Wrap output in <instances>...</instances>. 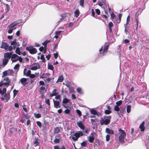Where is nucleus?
I'll use <instances>...</instances> for the list:
<instances>
[{"label":"nucleus","instance_id":"864d4df0","mask_svg":"<svg viewBox=\"0 0 149 149\" xmlns=\"http://www.w3.org/2000/svg\"><path fill=\"white\" fill-rule=\"evenodd\" d=\"M45 102L49 106L50 105V101H49V99H46L45 100Z\"/></svg>","mask_w":149,"mask_h":149},{"label":"nucleus","instance_id":"338daca9","mask_svg":"<svg viewBox=\"0 0 149 149\" xmlns=\"http://www.w3.org/2000/svg\"><path fill=\"white\" fill-rule=\"evenodd\" d=\"M39 84L40 85L43 86L45 85V83L44 82L42 81H39Z\"/></svg>","mask_w":149,"mask_h":149},{"label":"nucleus","instance_id":"aec40b11","mask_svg":"<svg viewBox=\"0 0 149 149\" xmlns=\"http://www.w3.org/2000/svg\"><path fill=\"white\" fill-rule=\"evenodd\" d=\"M22 116L21 117L23 119L25 118L27 119H29L30 118L29 116H28L27 114L25 113L24 112H23L22 113Z\"/></svg>","mask_w":149,"mask_h":149},{"label":"nucleus","instance_id":"7ed1b4c3","mask_svg":"<svg viewBox=\"0 0 149 149\" xmlns=\"http://www.w3.org/2000/svg\"><path fill=\"white\" fill-rule=\"evenodd\" d=\"M83 134H84L82 132L79 131L77 132H76L74 134H72V135L74 136H72V138L74 141H77L80 136H83Z\"/></svg>","mask_w":149,"mask_h":149},{"label":"nucleus","instance_id":"f8f14e48","mask_svg":"<svg viewBox=\"0 0 149 149\" xmlns=\"http://www.w3.org/2000/svg\"><path fill=\"white\" fill-rule=\"evenodd\" d=\"M50 75V74L49 73H43L40 76V78L42 79L47 78V77L49 76Z\"/></svg>","mask_w":149,"mask_h":149},{"label":"nucleus","instance_id":"9d476101","mask_svg":"<svg viewBox=\"0 0 149 149\" xmlns=\"http://www.w3.org/2000/svg\"><path fill=\"white\" fill-rule=\"evenodd\" d=\"M35 64L36 65V66H33L30 68V69L31 70H36L38 69H39L40 68L39 64L38 63H35Z\"/></svg>","mask_w":149,"mask_h":149},{"label":"nucleus","instance_id":"a878e982","mask_svg":"<svg viewBox=\"0 0 149 149\" xmlns=\"http://www.w3.org/2000/svg\"><path fill=\"white\" fill-rule=\"evenodd\" d=\"M63 80V75H61L60 76L57 81L56 82V83L59 82H62Z\"/></svg>","mask_w":149,"mask_h":149},{"label":"nucleus","instance_id":"e433bc0d","mask_svg":"<svg viewBox=\"0 0 149 149\" xmlns=\"http://www.w3.org/2000/svg\"><path fill=\"white\" fill-rule=\"evenodd\" d=\"M58 43H56L54 44L53 47V49L54 50H55L58 48Z\"/></svg>","mask_w":149,"mask_h":149},{"label":"nucleus","instance_id":"a211bd4d","mask_svg":"<svg viewBox=\"0 0 149 149\" xmlns=\"http://www.w3.org/2000/svg\"><path fill=\"white\" fill-rule=\"evenodd\" d=\"M9 60L7 58H3V62H2V64L4 65H6L8 63Z\"/></svg>","mask_w":149,"mask_h":149},{"label":"nucleus","instance_id":"c03bdc74","mask_svg":"<svg viewBox=\"0 0 149 149\" xmlns=\"http://www.w3.org/2000/svg\"><path fill=\"white\" fill-rule=\"evenodd\" d=\"M40 59L42 60V62L44 63L45 62V58L44 57V55L42 54L41 55L40 57Z\"/></svg>","mask_w":149,"mask_h":149},{"label":"nucleus","instance_id":"ea45409f","mask_svg":"<svg viewBox=\"0 0 149 149\" xmlns=\"http://www.w3.org/2000/svg\"><path fill=\"white\" fill-rule=\"evenodd\" d=\"M91 114L94 115H95L97 113V111L95 109H92L91 110Z\"/></svg>","mask_w":149,"mask_h":149},{"label":"nucleus","instance_id":"4c0bfd02","mask_svg":"<svg viewBox=\"0 0 149 149\" xmlns=\"http://www.w3.org/2000/svg\"><path fill=\"white\" fill-rule=\"evenodd\" d=\"M34 115H35V117L37 118H39L41 117V114L39 113L37 114L34 113Z\"/></svg>","mask_w":149,"mask_h":149},{"label":"nucleus","instance_id":"cd10ccee","mask_svg":"<svg viewBox=\"0 0 149 149\" xmlns=\"http://www.w3.org/2000/svg\"><path fill=\"white\" fill-rule=\"evenodd\" d=\"M54 79V78H53L52 79L50 78H49V77H48V78H47V79H44V81H45V82H46V81H47L48 82H49L50 81H51L52 80H53ZM52 82H53V80H52Z\"/></svg>","mask_w":149,"mask_h":149},{"label":"nucleus","instance_id":"f03ea898","mask_svg":"<svg viewBox=\"0 0 149 149\" xmlns=\"http://www.w3.org/2000/svg\"><path fill=\"white\" fill-rule=\"evenodd\" d=\"M111 117V116H105L104 119L103 118H102L100 121V124L102 125L104 124L106 125H108L110 123Z\"/></svg>","mask_w":149,"mask_h":149},{"label":"nucleus","instance_id":"5fc2aeb1","mask_svg":"<svg viewBox=\"0 0 149 149\" xmlns=\"http://www.w3.org/2000/svg\"><path fill=\"white\" fill-rule=\"evenodd\" d=\"M113 26V24L112 22H110L109 24L108 27L109 28H111Z\"/></svg>","mask_w":149,"mask_h":149},{"label":"nucleus","instance_id":"c9c22d12","mask_svg":"<svg viewBox=\"0 0 149 149\" xmlns=\"http://www.w3.org/2000/svg\"><path fill=\"white\" fill-rule=\"evenodd\" d=\"M77 92L79 93L80 94H82L83 93V92L82 91L81 89L79 87H78L77 89Z\"/></svg>","mask_w":149,"mask_h":149},{"label":"nucleus","instance_id":"c756f323","mask_svg":"<svg viewBox=\"0 0 149 149\" xmlns=\"http://www.w3.org/2000/svg\"><path fill=\"white\" fill-rule=\"evenodd\" d=\"M69 102V100L68 98H65L63 99L62 101V102L63 104H66Z\"/></svg>","mask_w":149,"mask_h":149},{"label":"nucleus","instance_id":"6e6d98bb","mask_svg":"<svg viewBox=\"0 0 149 149\" xmlns=\"http://www.w3.org/2000/svg\"><path fill=\"white\" fill-rule=\"evenodd\" d=\"M36 124L37 125L40 127H41L42 126V124L39 121H37L36 122Z\"/></svg>","mask_w":149,"mask_h":149},{"label":"nucleus","instance_id":"603ef678","mask_svg":"<svg viewBox=\"0 0 149 149\" xmlns=\"http://www.w3.org/2000/svg\"><path fill=\"white\" fill-rule=\"evenodd\" d=\"M110 136L109 134H107L106 136V141H108L110 139Z\"/></svg>","mask_w":149,"mask_h":149},{"label":"nucleus","instance_id":"4d7b16f0","mask_svg":"<svg viewBox=\"0 0 149 149\" xmlns=\"http://www.w3.org/2000/svg\"><path fill=\"white\" fill-rule=\"evenodd\" d=\"M81 145L83 147H86V143L85 141H83L81 143Z\"/></svg>","mask_w":149,"mask_h":149},{"label":"nucleus","instance_id":"20e7f679","mask_svg":"<svg viewBox=\"0 0 149 149\" xmlns=\"http://www.w3.org/2000/svg\"><path fill=\"white\" fill-rule=\"evenodd\" d=\"M26 49L32 54H34L37 53L36 49L35 48H33L31 46L26 47Z\"/></svg>","mask_w":149,"mask_h":149},{"label":"nucleus","instance_id":"69168bd1","mask_svg":"<svg viewBox=\"0 0 149 149\" xmlns=\"http://www.w3.org/2000/svg\"><path fill=\"white\" fill-rule=\"evenodd\" d=\"M58 54L57 53H55L54 54V57L55 59H57L58 57Z\"/></svg>","mask_w":149,"mask_h":149},{"label":"nucleus","instance_id":"052dcab7","mask_svg":"<svg viewBox=\"0 0 149 149\" xmlns=\"http://www.w3.org/2000/svg\"><path fill=\"white\" fill-rule=\"evenodd\" d=\"M70 110L68 109H66L64 111V112L66 114H68L70 113Z\"/></svg>","mask_w":149,"mask_h":149},{"label":"nucleus","instance_id":"bb28decb","mask_svg":"<svg viewBox=\"0 0 149 149\" xmlns=\"http://www.w3.org/2000/svg\"><path fill=\"white\" fill-rule=\"evenodd\" d=\"M115 17V15L113 12H112V13L111 14V18L110 19H111L112 21L113 22H114V21H113V19Z\"/></svg>","mask_w":149,"mask_h":149},{"label":"nucleus","instance_id":"f3484780","mask_svg":"<svg viewBox=\"0 0 149 149\" xmlns=\"http://www.w3.org/2000/svg\"><path fill=\"white\" fill-rule=\"evenodd\" d=\"M26 68H24V75H26V76L29 77V76L31 74V71L30 70H29L26 73L25 72V71L26 70Z\"/></svg>","mask_w":149,"mask_h":149},{"label":"nucleus","instance_id":"423d86ee","mask_svg":"<svg viewBox=\"0 0 149 149\" xmlns=\"http://www.w3.org/2000/svg\"><path fill=\"white\" fill-rule=\"evenodd\" d=\"M27 81V79L26 78H23L20 79L19 82H20L22 85L24 86L27 84L29 83L28 82H26Z\"/></svg>","mask_w":149,"mask_h":149},{"label":"nucleus","instance_id":"680f3d73","mask_svg":"<svg viewBox=\"0 0 149 149\" xmlns=\"http://www.w3.org/2000/svg\"><path fill=\"white\" fill-rule=\"evenodd\" d=\"M54 143H58L59 142V141H60L59 138V139H55L54 140Z\"/></svg>","mask_w":149,"mask_h":149},{"label":"nucleus","instance_id":"4be33fe9","mask_svg":"<svg viewBox=\"0 0 149 149\" xmlns=\"http://www.w3.org/2000/svg\"><path fill=\"white\" fill-rule=\"evenodd\" d=\"M78 126L82 130H84L85 128V126L81 122H79L78 124Z\"/></svg>","mask_w":149,"mask_h":149},{"label":"nucleus","instance_id":"58836bf2","mask_svg":"<svg viewBox=\"0 0 149 149\" xmlns=\"http://www.w3.org/2000/svg\"><path fill=\"white\" fill-rule=\"evenodd\" d=\"M130 20V15H128L127 17L126 20V25L128 24L129 23Z\"/></svg>","mask_w":149,"mask_h":149},{"label":"nucleus","instance_id":"1a4fd4ad","mask_svg":"<svg viewBox=\"0 0 149 149\" xmlns=\"http://www.w3.org/2000/svg\"><path fill=\"white\" fill-rule=\"evenodd\" d=\"M0 47L6 50L8 49V45L7 43L2 42Z\"/></svg>","mask_w":149,"mask_h":149},{"label":"nucleus","instance_id":"49530a36","mask_svg":"<svg viewBox=\"0 0 149 149\" xmlns=\"http://www.w3.org/2000/svg\"><path fill=\"white\" fill-rule=\"evenodd\" d=\"M111 113V110H106L104 111V113L106 114H109Z\"/></svg>","mask_w":149,"mask_h":149},{"label":"nucleus","instance_id":"2f4dec72","mask_svg":"<svg viewBox=\"0 0 149 149\" xmlns=\"http://www.w3.org/2000/svg\"><path fill=\"white\" fill-rule=\"evenodd\" d=\"M48 68L49 69L53 71L54 70V68L53 66L50 64H48Z\"/></svg>","mask_w":149,"mask_h":149},{"label":"nucleus","instance_id":"c85d7f7f","mask_svg":"<svg viewBox=\"0 0 149 149\" xmlns=\"http://www.w3.org/2000/svg\"><path fill=\"white\" fill-rule=\"evenodd\" d=\"M15 52L17 54L19 55L21 54V52L19 48L17 47L15 50Z\"/></svg>","mask_w":149,"mask_h":149},{"label":"nucleus","instance_id":"412c9836","mask_svg":"<svg viewBox=\"0 0 149 149\" xmlns=\"http://www.w3.org/2000/svg\"><path fill=\"white\" fill-rule=\"evenodd\" d=\"M17 130V128L13 127L9 129V131L11 133H13L14 132L16 131Z\"/></svg>","mask_w":149,"mask_h":149},{"label":"nucleus","instance_id":"ddd939ff","mask_svg":"<svg viewBox=\"0 0 149 149\" xmlns=\"http://www.w3.org/2000/svg\"><path fill=\"white\" fill-rule=\"evenodd\" d=\"M53 101L54 107L56 108H58L60 107V103L59 102L55 101L54 99H53Z\"/></svg>","mask_w":149,"mask_h":149},{"label":"nucleus","instance_id":"0e129e2a","mask_svg":"<svg viewBox=\"0 0 149 149\" xmlns=\"http://www.w3.org/2000/svg\"><path fill=\"white\" fill-rule=\"evenodd\" d=\"M101 16L102 18H104L105 19H107L108 18L107 16L106 15L102 14Z\"/></svg>","mask_w":149,"mask_h":149},{"label":"nucleus","instance_id":"79ce46f5","mask_svg":"<svg viewBox=\"0 0 149 149\" xmlns=\"http://www.w3.org/2000/svg\"><path fill=\"white\" fill-rule=\"evenodd\" d=\"M122 16V14H119L118 15V17L119 19V21L117 23H119L121 21V18Z\"/></svg>","mask_w":149,"mask_h":149},{"label":"nucleus","instance_id":"f257e3e1","mask_svg":"<svg viewBox=\"0 0 149 149\" xmlns=\"http://www.w3.org/2000/svg\"><path fill=\"white\" fill-rule=\"evenodd\" d=\"M119 134V135L118 139L119 141L121 144L124 143V139L126 136V134L125 131L120 128L118 129Z\"/></svg>","mask_w":149,"mask_h":149},{"label":"nucleus","instance_id":"39448f33","mask_svg":"<svg viewBox=\"0 0 149 149\" xmlns=\"http://www.w3.org/2000/svg\"><path fill=\"white\" fill-rule=\"evenodd\" d=\"M22 22V20L21 19L17 20L10 24L9 25L8 27L10 29H12L15 26L18 24L21 23Z\"/></svg>","mask_w":149,"mask_h":149},{"label":"nucleus","instance_id":"b1692460","mask_svg":"<svg viewBox=\"0 0 149 149\" xmlns=\"http://www.w3.org/2000/svg\"><path fill=\"white\" fill-rule=\"evenodd\" d=\"M88 140L89 142L92 143L94 140V138L93 136H89L88 137Z\"/></svg>","mask_w":149,"mask_h":149},{"label":"nucleus","instance_id":"37998d69","mask_svg":"<svg viewBox=\"0 0 149 149\" xmlns=\"http://www.w3.org/2000/svg\"><path fill=\"white\" fill-rule=\"evenodd\" d=\"M114 110L116 111H118L120 110V108L118 106L116 105L114 107Z\"/></svg>","mask_w":149,"mask_h":149},{"label":"nucleus","instance_id":"e2e57ef3","mask_svg":"<svg viewBox=\"0 0 149 149\" xmlns=\"http://www.w3.org/2000/svg\"><path fill=\"white\" fill-rule=\"evenodd\" d=\"M18 61H19L20 62H22V58L21 57L18 56L17 57Z\"/></svg>","mask_w":149,"mask_h":149},{"label":"nucleus","instance_id":"6e6552de","mask_svg":"<svg viewBox=\"0 0 149 149\" xmlns=\"http://www.w3.org/2000/svg\"><path fill=\"white\" fill-rule=\"evenodd\" d=\"M13 52H7L4 53V57L10 60L11 58Z\"/></svg>","mask_w":149,"mask_h":149},{"label":"nucleus","instance_id":"7c9ffc66","mask_svg":"<svg viewBox=\"0 0 149 149\" xmlns=\"http://www.w3.org/2000/svg\"><path fill=\"white\" fill-rule=\"evenodd\" d=\"M38 139H36V140L34 142V146L35 147H36L39 145V143L38 142Z\"/></svg>","mask_w":149,"mask_h":149},{"label":"nucleus","instance_id":"13d9d810","mask_svg":"<svg viewBox=\"0 0 149 149\" xmlns=\"http://www.w3.org/2000/svg\"><path fill=\"white\" fill-rule=\"evenodd\" d=\"M95 12L98 15H100V10L98 9H95Z\"/></svg>","mask_w":149,"mask_h":149},{"label":"nucleus","instance_id":"bf43d9fd","mask_svg":"<svg viewBox=\"0 0 149 149\" xmlns=\"http://www.w3.org/2000/svg\"><path fill=\"white\" fill-rule=\"evenodd\" d=\"M19 67V64H16L14 66V69L15 70H17L18 69Z\"/></svg>","mask_w":149,"mask_h":149},{"label":"nucleus","instance_id":"5701e85b","mask_svg":"<svg viewBox=\"0 0 149 149\" xmlns=\"http://www.w3.org/2000/svg\"><path fill=\"white\" fill-rule=\"evenodd\" d=\"M60 128L59 127H56L54 128V133L56 134L60 132Z\"/></svg>","mask_w":149,"mask_h":149},{"label":"nucleus","instance_id":"774afa93","mask_svg":"<svg viewBox=\"0 0 149 149\" xmlns=\"http://www.w3.org/2000/svg\"><path fill=\"white\" fill-rule=\"evenodd\" d=\"M29 77L31 78H34L36 77V75L34 74H31Z\"/></svg>","mask_w":149,"mask_h":149},{"label":"nucleus","instance_id":"4468645a","mask_svg":"<svg viewBox=\"0 0 149 149\" xmlns=\"http://www.w3.org/2000/svg\"><path fill=\"white\" fill-rule=\"evenodd\" d=\"M4 97L5 99L6 100V102H8L10 99V96L9 93H6L4 95Z\"/></svg>","mask_w":149,"mask_h":149},{"label":"nucleus","instance_id":"2eb2a0df","mask_svg":"<svg viewBox=\"0 0 149 149\" xmlns=\"http://www.w3.org/2000/svg\"><path fill=\"white\" fill-rule=\"evenodd\" d=\"M3 80L6 81V82L4 83V85L5 86L8 85L9 84V83L10 82V80L8 77H6Z\"/></svg>","mask_w":149,"mask_h":149},{"label":"nucleus","instance_id":"a18cd8bd","mask_svg":"<svg viewBox=\"0 0 149 149\" xmlns=\"http://www.w3.org/2000/svg\"><path fill=\"white\" fill-rule=\"evenodd\" d=\"M8 73L7 72V71H4L3 73V75L2 76V77H6L7 75H8Z\"/></svg>","mask_w":149,"mask_h":149},{"label":"nucleus","instance_id":"393cba45","mask_svg":"<svg viewBox=\"0 0 149 149\" xmlns=\"http://www.w3.org/2000/svg\"><path fill=\"white\" fill-rule=\"evenodd\" d=\"M70 15L69 13H66L61 15L60 16L64 19L67 16H70Z\"/></svg>","mask_w":149,"mask_h":149},{"label":"nucleus","instance_id":"0eeeda50","mask_svg":"<svg viewBox=\"0 0 149 149\" xmlns=\"http://www.w3.org/2000/svg\"><path fill=\"white\" fill-rule=\"evenodd\" d=\"M109 45H105L103 48V51L102 52L103 56L105 55L107 52L108 49L109 48Z\"/></svg>","mask_w":149,"mask_h":149},{"label":"nucleus","instance_id":"09e8293b","mask_svg":"<svg viewBox=\"0 0 149 149\" xmlns=\"http://www.w3.org/2000/svg\"><path fill=\"white\" fill-rule=\"evenodd\" d=\"M122 102V101L121 100L117 101L116 102V105L118 106H120Z\"/></svg>","mask_w":149,"mask_h":149},{"label":"nucleus","instance_id":"6ab92c4d","mask_svg":"<svg viewBox=\"0 0 149 149\" xmlns=\"http://www.w3.org/2000/svg\"><path fill=\"white\" fill-rule=\"evenodd\" d=\"M80 12L78 9H76L74 12V16L77 18L79 15Z\"/></svg>","mask_w":149,"mask_h":149},{"label":"nucleus","instance_id":"a19ab883","mask_svg":"<svg viewBox=\"0 0 149 149\" xmlns=\"http://www.w3.org/2000/svg\"><path fill=\"white\" fill-rule=\"evenodd\" d=\"M18 90H16L15 89H14L13 90L14 97H15V96L17 95V93H18Z\"/></svg>","mask_w":149,"mask_h":149},{"label":"nucleus","instance_id":"f704fd0d","mask_svg":"<svg viewBox=\"0 0 149 149\" xmlns=\"http://www.w3.org/2000/svg\"><path fill=\"white\" fill-rule=\"evenodd\" d=\"M18 57V56L17 54H12L11 58V59H14L15 58H17Z\"/></svg>","mask_w":149,"mask_h":149},{"label":"nucleus","instance_id":"9b49d317","mask_svg":"<svg viewBox=\"0 0 149 149\" xmlns=\"http://www.w3.org/2000/svg\"><path fill=\"white\" fill-rule=\"evenodd\" d=\"M145 122L143 121L139 125V128L141 129V132L144 131L145 129V127L144 126Z\"/></svg>","mask_w":149,"mask_h":149},{"label":"nucleus","instance_id":"8fccbe9b","mask_svg":"<svg viewBox=\"0 0 149 149\" xmlns=\"http://www.w3.org/2000/svg\"><path fill=\"white\" fill-rule=\"evenodd\" d=\"M5 6L6 8L5 10L6 12H7L9 10V5L8 4H5Z\"/></svg>","mask_w":149,"mask_h":149},{"label":"nucleus","instance_id":"de8ad7c7","mask_svg":"<svg viewBox=\"0 0 149 149\" xmlns=\"http://www.w3.org/2000/svg\"><path fill=\"white\" fill-rule=\"evenodd\" d=\"M69 89L70 91L71 92L73 93L74 92V88L73 87L70 86L69 87Z\"/></svg>","mask_w":149,"mask_h":149},{"label":"nucleus","instance_id":"dca6fc26","mask_svg":"<svg viewBox=\"0 0 149 149\" xmlns=\"http://www.w3.org/2000/svg\"><path fill=\"white\" fill-rule=\"evenodd\" d=\"M105 131L106 133L109 134H113L114 133L112 130H110L108 128H106Z\"/></svg>","mask_w":149,"mask_h":149},{"label":"nucleus","instance_id":"3c124183","mask_svg":"<svg viewBox=\"0 0 149 149\" xmlns=\"http://www.w3.org/2000/svg\"><path fill=\"white\" fill-rule=\"evenodd\" d=\"M76 112L79 116H81V113L79 110L77 109L76 110Z\"/></svg>","mask_w":149,"mask_h":149},{"label":"nucleus","instance_id":"72a5a7b5","mask_svg":"<svg viewBox=\"0 0 149 149\" xmlns=\"http://www.w3.org/2000/svg\"><path fill=\"white\" fill-rule=\"evenodd\" d=\"M131 106L130 105H128L127 107V112L128 113H129L131 111Z\"/></svg>","mask_w":149,"mask_h":149},{"label":"nucleus","instance_id":"473e14b6","mask_svg":"<svg viewBox=\"0 0 149 149\" xmlns=\"http://www.w3.org/2000/svg\"><path fill=\"white\" fill-rule=\"evenodd\" d=\"M80 5L82 7H84V0H80L79 1Z\"/></svg>","mask_w":149,"mask_h":149}]
</instances>
